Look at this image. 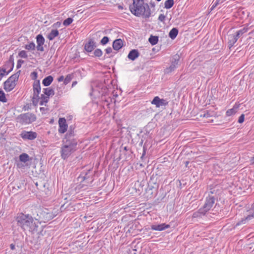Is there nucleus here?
<instances>
[{"label": "nucleus", "instance_id": "nucleus-30", "mask_svg": "<svg viewBox=\"0 0 254 254\" xmlns=\"http://www.w3.org/2000/svg\"><path fill=\"white\" fill-rule=\"evenodd\" d=\"M248 30V28L247 27H244L243 29H240L237 31L235 33L236 36L238 37V38H240L242 35H243L244 33H246Z\"/></svg>", "mask_w": 254, "mask_h": 254}, {"label": "nucleus", "instance_id": "nucleus-1", "mask_svg": "<svg viewBox=\"0 0 254 254\" xmlns=\"http://www.w3.org/2000/svg\"><path fill=\"white\" fill-rule=\"evenodd\" d=\"M77 141L73 138L72 133H67L63 140V145L61 148V157L64 159L67 158L76 150Z\"/></svg>", "mask_w": 254, "mask_h": 254}, {"label": "nucleus", "instance_id": "nucleus-46", "mask_svg": "<svg viewBox=\"0 0 254 254\" xmlns=\"http://www.w3.org/2000/svg\"><path fill=\"white\" fill-rule=\"evenodd\" d=\"M106 53L108 54H110L112 52V49L111 47H108L106 49Z\"/></svg>", "mask_w": 254, "mask_h": 254}, {"label": "nucleus", "instance_id": "nucleus-40", "mask_svg": "<svg viewBox=\"0 0 254 254\" xmlns=\"http://www.w3.org/2000/svg\"><path fill=\"white\" fill-rule=\"evenodd\" d=\"M18 55L20 57L22 58H27V53H26V51H25L24 50L20 51Z\"/></svg>", "mask_w": 254, "mask_h": 254}, {"label": "nucleus", "instance_id": "nucleus-2", "mask_svg": "<svg viewBox=\"0 0 254 254\" xmlns=\"http://www.w3.org/2000/svg\"><path fill=\"white\" fill-rule=\"evenodd\" d=\"M16 220L17 225L23 230L34 231L38 227L34 222L33 218L29 214H24L22 213L18 214Z\"/></svg>", "mask_w": 254, "mask_h": 254}, {"label": "nucleus", "instance_id": "nucleus-10", "mask_svg": "<svg viewBox=\"0 0 254 254\" xmlns=\"http://www.w3.org/2000/svg\"><path fill=\"white\" fill-rule=\"evenodd\" d=\"M20 136L23 139L33 140L37 137V134L36 132L34 131H27L24 130L21 132Z\"/></svg>", "mask_w": 254, "mask_h": 254}, {"label": "nucleus", "instance_id": "nucleus-20", "mask_svg": "<svg viewBox=\"0 0 254 254\" xmlns=\"http://www.w3.org/2000/svg\"><path fill=\"white\" fill-rule=\"evenodd\" d=\"M139 56V53L137 50L133 49L131 50L127 55V58L131 60L134 61Z\"/></svg>", "mask_w": 254, "mask_h": 254}, {"label": "nucleus", "instance_id": "nucleus-23", "mask_svg": "<svg viewBox=\"0 0 254 254\" xmlns=\"http://www.w3.org/2000/svg\"><path fill=\"white\" fill-rule=\"evenodd\" d=\"M59 34V33L57 29H52L48 34L47 37L50 40H53L56 37L58 36Z\"/></svg>", "mask_w": 254, "mask_h": 254}, {"label": "nucleus", "instance_id": "nucleus-15", "mask_svg": "<svg viewBox=\"0 0 254 254\" xmlns=\"http://www.w3.org/2000/svg\"><path fill=\"white\" fill-rule=\"evenodd\" d=\"M59 132L61 133H64L67 130V127L66 120L64 118H60L59 120Z\"/></svg>", "mask_w": 254, "mask_h": 254}, {"label": "nucleus", "instance_id": "nucleus-8", "mask_svg": "<svg viewBox=\"0 0 254 254\" xmlns=\"http://www.w3.org/2000/svg\"><path fill=\"white\" fill-rule=\"evenodd\" d=\"M179 59L180 58L178 56H175L173 58L170 65L165 69V73L169 74L172 72L174 71L175 69L177 67Z\"/></svg>", "mask_w": 254, "mask_h": 254}, {"label": "nucleus", "instance_id": "nucleus-50", "mask_svg": "<svg viewBox=\"0 0 254 254\" xmlns=\"http://www.w3.org/2000/svg\"><path fill=\"white\" fill-rule=\"evenodd\" d=\"M150 5L153 7H154L155 6V4L154 3V2H150Z\"/></svg>", "mask_w": 254, "mask_h": 254}, {"label": "nucleus", "instance_id": "nucleus-3", "mask_svg": "<svg viewBox=\"0 0 254 254\" xmlns=\"http://www.w3.org/2000/svg\"><path fill=\"white\" fill-rule=\"evenodd\" d=\"M129 9L136 16L143 15L145 18H149L151 15V10L147 3L130 5Z\"/></svg>", "mask_w": 254, "mask_h": 254}, {"label": "nucleus", "instance_id": "nucleus-28", "mask_svg": "<svg viewBox=\"0 0 254 254\" xmlns=\"http://www.w3.org/2000/svg\"><path fill=\"white\" fill-rule=\"evenodd\" d=\"M148 41L152 45H156L158 42V37L151 35Z\"/></svg>", "mask_w": 254, "mask_h": 254}, {"label": "nucleus", "instance_id": "nucleus-55", "mask_svg": "<svg viewBox=\"0 0 254 254\" xmlns=\"http://www.w3.org/2000/svg\"><path fill=\"white\" fill-rule=\"evenodd\" d=\"M118 8H119V9H123V6H122L121 5H119V6H118Z\"/></svg>", "mask_w": 254, "mask_h": 254}, {"label": "nucleus", "instance_id": "nucleus-18", "mask_svg": "<svg viewBox=\"0 0 254 254\" xmlns=\"http://www.w3.org/2000/svg\"><path fill=\"white\" fill-rule=\"evenodd\" d=\"M169 227L170 226L169 225L162 223L158 225H152L151 226V229L155 231H162L169 228Z\"/></svg>", "mask_w": 254, "mask_h": 254}, {"label": "nucleus", "instance_id": "nucleus-24", "mask_svg": "<svg viewBox=\"0 0 254 254\" xmlns=\"http://www.w3.org/2000/svg\"><path fill=\"white\" fill-rule=\"evenodd\" d=\"M53 81V77L51 75L45 77L42 81L43 84L45 86L50 85Z\"/></svg>", "mask_w": 254, "mask_h": 254}, {"label": "nucleus", "instance_id": "nucleus-16", "mask_svg": "<svg viewBox=\"0 0 254 254\" xmlns=\"http://www.w3.org/2000/svg\"><path fill=\"white\" fill-rule=\"evenodd\" d=\"M238 37L236 34H229L228 35V45L229 49H231L237 41Z\"/></svg>", "mask_w": 254, "mask_h": 254}, {"label": "nucleus", "instance_id": "nucleus-45", "mask_svg": "<svg viewBox=\"0 0 254 254\" xmlns=\"http://www.w3.org/2000/svg\"><path fill=\"white\" fill-rule=\"evenodd\" d=\"M244 118H245V115L242 114L239 118L238 123H240V124L243 123L244 121Z\"/></svg>", "mask_w": 254, "mask_h": 254}, {"label": "nucleus", "instance_id": "nucleus-51", "mask_svg": "<svg viewBox=\"0 0 254 254\" xmlns=\"http://www.w3.org/2000/svg\"><path fill=\"white\" fill-rule=\"evenodd\" d=\"M217 4V3H214L212 6V7H211V9H213Z\"/></svg>", "mask_w": 254, "mask_h": 254}, {"label": "nucleus", "instance_id": "nucleus-27", "mask_svg": "<svg viewBox=\"0 0 254 254\" xmlns=\"http://www.w3.org/2000/svg\"><path fill=\"white\" fill-rule=\"evenodd\" d=\"M19 160L20 161L25 163L29 160V156L27 154L23 153L20 155Z\"/></svg>", "mask_w": 254, "mask_h": 254}, {"label": "nucleus", "instance_id": "nucleus-53", "mask_svg": "<svg viewBox=\"0 0 254 254\" xmlns=\"http://www.w3.org/2000/svg\"><path fill=\"white\" fill-rule=\"evenodd\" d=\"M76 83H77V82H76V81H74V82H72V87H73V86H74L75 85H76Z\"/></svg>", "mask_w": 254, "mask_h": 254}, {"label": "nucleus", "instance_id": "nucleus-7", "mask_svg": "<svg viewBox=\"0 0 254 254\" xmlns=\"http://www.w3.org/2000/svg\"><path fill=\"white\" fill-rule=\"evenodd\" d=\"M215 201V197L212 195L209 194L206 197L204 204L201 208L207 213L213 206Z\"/></svg>", "mask_w": 254, "mask_h": 254}, {"label": "nucleus", "instance_id": "nucleus-48", "mask_svg": "<svg viewBox=\"0 0 254 254\" xmlns=\"http://www.w3.org/2000/svg\"><path fill=\"white\" fill-rule=\"evenodd\" d=\"M64 76H63V75H62V76H60V77L58 78V81L59 82H61V81H64Z\"/></svg>", "mask_w": 254, "mask_h": 254}, {"label": "nucleus", "instance_id": "nucleus-56", "mask_svg": "<svg viewBox=\"0 0 254 254\" xmlns=\"http://www.w3.org/2000/svg\"><path fill=\"white\" fill-rule=\"evenodd\" d=\"M205 116H206V115L205 114H204V117H205ZM207 116H208L207 115Z\"/></svg>", "mask_w": 254, "mask_h": 254}, {"label": "nucleus", "instance_id": "nucleus-9", "mask_svg": "<svg viewBox=\"0 0 254 254\" xmlns=\"http://www.w3.org/2000/svg\"><path fill=\"white\" fill-rule=\"evenodd\" d=\"M33 102L35 101H38L39 99V95L41 92V86L39 80L35 81L33 84Z\"/></svg>", "mask_w": 254, "mask_h": 254}, {"label": "nucleus", "instance_id": "nucleus-47", "mask_svg": "<svg viewBox=\"0 0 254 254\" xmlns=\"http://www.w3.org/2000/svg\"><path fill=\"white\" fill-rule=\"evenodd\" d=\"M31 76H33V78L36 79L37 77V73L35 71H33L31 73Z\"/></svg>", "mask_w": 254, "mask_h": 254}, {"label": "nucleus", "instance_id": "nucleus-44", "mask_svg": "<svg viewBox=\"0 0 254 254\" xmlns=\"http://www.w3.org/2000/svg\"><path fill=\"white\" fill-rule=\"evenodd\" d=\"M166 18L165 15L163 14H160L158 17V20L161 22H164Z\"/></svg>", "mask_w": 254, "mask_h": 254}, {"label": "nucleus", "instance_id": "nucleus-13", "mask_svg": "<svg viewBox=\"0 0 254 254\" xmlns=\"http://www.w3.org/2000/svg\"><path fill=\"white\" fill-rule=\"evenodd\" d=\"M36 42L37 44V46L36 47L37 50L41 52L44 51V49L43 45L45 42V39L42 35L39 34L37 36Z\"/></svg>", "mask_w": 254, "mask_h": 254}, {"label": "nucleus", "instance_id": "nucleus-38", "mask_svg": "<svg viewBox=\"0 0 254 254\" xmlns=\"http://www.w3.org/2000/svg\"><path fill=\"white\" fill-rule=\"evenodd\" d=\"M7 71L3 66L0 67V78H1L5 74H6Z\"/></svg>", "mask_w": 254, "mask_h": 254}, {"label": "nucleus", "instance_id": "nucleus-6", "mask_svg": "<svg viewBox=\"0 0 254 254\" xmlns=\"http://www.w3.org/2000/svg\"><path fill=\"white\" fill-rule=\"evenodd\" d=\"M19 122L22 125L30 124L35 121L36 116L30 113L20 114L17 118Z\"/></svg>", "mask_w": 254, "mask_h": 254}, {"label": "nucleus", "instance_id": "nucleus-4", "mask_svg": "<svg viewBox=\"0 0 254 254\" xmlns=\"http://www.w3.org/2000/svg\"><path fill=\"white\" fill-rule=\"evenodd\" d=\"M78 180L81 183H83L79 185V189L83 188V186H88L93 181L92 171L90 170L83 171L78 177Z\"/></svg>", "mask_w": 254, "mask_h": 254}, {"label": "nucleus", "instance_id": "nucleus-43", "mask_svg": "<svg viewBox=\"0 0 254 254\" xmlns=\"http://www.w3.org/2000/svg\"><path fill=\"white\" fill-rule=\"evenodd\" d=\"M24 63V61L22 60H19L17 61V65H16V68L17 69L20 68L21 67L22 64Z\"/></svg>", "mask_w": 254, "mask_h": 254}, {"label": "nucleus", "instance_id": "nucleus-11", "mask_svg": "<svg viewBox=\"0 0 254 254\" xmlns=\"http://www.w3.org/2000/svg\"><path fill=\"white\" fill-rule=\"evenodd\" d=\"M168 101L166 99H161L158 96L155 97L151 103L155 105L157 108L162 106H166L168 104Z\"/></svg>", "mask_w": 254, "mask_h": 254}, {"label": "nucleus", "instance_id": "nucleus-21", "mask_svg": "<svg viewBox=\"0 0 254 254\" xmlns=\"http://www.w3.org/2000/svg\"><path fill=\"white\" fill-rule=\"evenodd\" d=\"M207 213L200 208L198 211L194 212L192 214V218H201L202 216H204Z\"/></svg>", "mask_w": 254, "mask_h": 254}, {"label": "nucleus", "instance_id": "nucleus-31", "mask_svg": "<svg viewBox=\"0 0 254 254\" xmlns=\"http://www.w3.org/2000/svg\"><path fill=\"white\" fill-rule=\"evenodd\" d=\"M58 213H59L58 211H55L54 212H48L46 214V218H47V219L48 220H51V219H53L54 217H55V216H56Z\"/></svg>", "mask_w": 254, "mask_h": 254}, {"label": "nucleus", "instance_id": "nucleus-17", "mask_svg": "<svg viewBox=\"0 0 254 254\" xmlns=\"http://www.w3.org/2000/svg\"><path fill=\"white\" fill-rule=\"evenodd\" d=\"M96 47V43L93 39H90L84 45V49L87 52H91Z\"/></svg>", "mask_w": 254, "mask_h": 254}, {"label": "nucleus", "instance_id": "nucleus-32", "mask_svg": "<svg viewBox=\"0 0 254 254\" xmlns=\"http://www.w3.org/2000/svg\"><path fill=\"white\" fill-rule=\"evenodd\" d=\"M73 77V74H69L67 75L64 81V84L65 85H66L67 84H68L69 82H70V81L71 80V79H72Z\"/></svg>", "mask_w": 254, "mask_h": 254}, {"label": "nucleus", "instance_id": "nucleus-41", "mask_svg": "<svg viewBox=\"0 0 254 254\" xmlns=\"http://www.w3.org/2000/svg\"><path fill=\"white\" fill-rule=\"evenodd\" d=\"M143 0H133L132 5H136L139 4H143Z\"/></svg>", "mask_w": 254, "mask_h": 254}, {"label": "nucleus", "instance_id": "nucleus-42", "mask_svg": "<svg viewBox=\"0 0 254 254\" xmlns=\"http://www.w3.org/2000/svg\"><path fill=\"white\" fill-rule=\"evenodd\" d=\"M64 205H65V204L62 205L61 207V211H63L64 210V209H67L68 211L69 210H70V204H69L68 206H66L65 207H64Z\"/></svg>", "mask_w": 254, "mask_h": 254}, {"label": "nucleus", "instance_id": "nucleus-14", "mask_svg": "<svg viewBox=\"0 0 254 254\" xmlns=\"http://www.w3.org/2000/svg\"><path fill=\"white\" fill-rule=\"evenodd\" d=\"M254 218V203L253 204L251 208L249 210V214L245 218L243 219L241 222L237 223V225H240L242 223H246V222L249 221L252 218Z\"/></svg>", "mask_w": 254, "mask_h": 254}, {"label": "nucleus", "instance_id": "nucleus-29", "mask_svg": "<svg viewBox=\"0 0 254 254\" xmlns=\"http://www.w3.org/2000/svg\"><path fill=\"white\" fill-rule=\"evenodd\" d=\"M174 4V0H167L164 3V8L166 9H170L173 6Z\"/></svg>", "mask_w": 254, "mask_h": 254}, {"label": "nucleus", "instance_id": "nucleus-49", "mask_svg": "<svg viewBox=\"0 0 254 254\" xmlns=\"http://www.w3.org/2000/svg\"><path fill=\"white\" fill-rule=\"evenodd\" d=\"M10 249H11V250H14V249H15V246H14V244H10Z\"/></svg>", "mask_w": 254, "mask_h": 254}, {"label": "nucleus", "instance_id": "nucleus-33", "mask_svg": "<svg viewBox=\"0 0 254 254\" xmlns=\"http://www.w3.org/2000/svg\"><path fill=\"white\" fill-rule=\"evenodd\" d=\"M25 48L28 50H34L35 49V45L33 42H31L30 44L26 45Z\"/></svg>", "mask_w": 254, "mask_h": 254}, {"label": "nucleus", "instance_id": "nucleus-39", "mask_svg": "<svg viewBox=\"0 0 254 254\" xmlns=\"http://www.w3.org/2000/svg\"><path fill=\"white\" fill-rule=\"evenodd\" d=\"M109 42V38L107 36H104L101 40V44L102 45H105L107 44Z\"/></svg>", "mask_w": 254, "mask_h": 254}, {"label": "nucleus", "instance_id": "nucleus-12", "mask_svg": "<svg viewBox=\"0 0 254 254\" xmlns=\"http://www.w3.org/2000/svg\"><path fill=\"white\" fill-rule=\"evenodd\" d=\"M14 58L12 55H11L9 58V60L3 66V67L7 71L6 74H8L10 71L12 70L14 67Z\"/></svg>", "mask_w": 254, "mask_h": 254}, {"label": "nucleus", "instance_id": "nucleus-25", "mask_svg": "<svg viewBox=\"0 0 254 254\" xmlns=\"http://www.w3.org/2000/svg\"><path fill=\"white\" fill-rule=\"evenodd\" d=\"M178 32L177 28H172L169 33V37L173 40L175 39L178 34Z\"/></svg>", "mask_w": 254, "mask_h": 254}, {"label": "nucleus", "instance_id": "nucleus-22", "mask_svg": "<svg viewBox=\"0 0 254 254\" xmlns=\"http://www.w3.org/2000/svg\"><path fill=\"white\" fill-rule=\"evenodd\" d=\"M38 100H40V105H45L49 101V97L45 95V94H41V97H39V99H38Z\"/></svg>", "mask_w": 254, "mask_h": 254}, {"label": "nucleus", "instance_id": "nucleus-34", "mask_svg": "<svg viewBox=\"0 0 254 254\" xmlns=\"http://www.w3.org/2000/svg\"><path fill=\"white\" fill-rule=\"evenodd\" d=\"M73 21V19L70 17H68L65 20H64L63 22V25L65 26H67L69 25Z\"/></svg>", "mask_w": 254, "mask_h": 254}, {"label": "nucleus", "instance_id": "nucleus-52", "mask_svg": "<svg viewBox=\"0 0 254 254\" xmlns=\"http://www.w3.org/2000/svg\"><path fill=\"white\" fill-rule=\"evenodd\" d=\"M251 161L252 164H254V156L252 158Z\"/></svg>", "mask_w": 254, "mask_h": 254}, {"label": "nucleus", "instance_id": "nucleus-35", "mask_svg": "<svg viewBox=\"0 0 254 254\" xmlns=\"http://www.w3.org/2000/svg\"><path fill=\"white\" fill-rule=\"evenodd\" d=\"M102 54L103 52L100 49H97L94 52V56L97 57H100Z\"/></svg>", "mask_w": 254, "mask_h": 254}, {"label": "nucleus", "instance_id": "nucleus-19", "mask_svg": "<svg viewBox=\"0 0 254 254\" xmlns=\"http://www.w3.org/2000/svg\"><path fill=\"white\" fill-rule=\"evenodd\" d=\"M123 46V41L121 39L115 40L113 43V48L116 51L121 49Z\"/></svg>", "mask_w": 254, "mask_h": 254}, {"label": "nucleus", "instance_id": "nucleus-36", "mask_svg": "<svg viewBox=\"0 0 254 254\" xmlns=\"http://www.w3.org/2000/svg\"><path fill=\"white\" fill-rule=\"evenodd\" d=\"M0 101L2 102H6L7 101L4 93L1 90L0 91Z\"/></svg>", "mask_w": 254, "mask_h": 254}, {"label": "nucleus", "instance_id": "nucleus-5", "mask_svg": "<svg viewBox=\"0 0 254 254\" xmlns=\"http://www.w3.org/2000/svg\"><path fill=\"white\" fill-rule=\"evenodd\" d=\"M20 70L18 71L15 74L12 75L4 83V89L6 91H11L16 85V81L18 79Z\"/></svg>", "mask_w": 254, "mask_h": 254}, {"label": "nucleus", "instance_id": "nucleus-37", "mask_svg": "<svg viewBox=\"0 0 254 254\" xmlns=\"http://www.w3.org/2000/svg\"><path fill=\"white\" fill-rule=\"evenodd\" d=\"M236 112V110L234 108H232L231 109L228 110L226 114L227 116H231L234 114H235Z\"/></svg>", "mask_w": 254, "mask_h": 254}, {"label": "nucleus", "instance_id": "nucleus-26", "mask_svg": "<svg viewBox=\"0 0 254 254\" xmlns=\"http://www.w3.org/2000/svg\"><path fill=\"white\" fill-rule=\"evenodd\" d=\"M43 92L44 94H45L46 96H48V97H49L50 96L54 95L55 94L54 90H53V89L50 87L44 88Z\"/></svg>", "mask_w": 254, "mask_h": 254}, {"label": "nucleus", "instance_id": "nucleus-54", "mask_svg": "<svg viewBox=\"0 0 254 254\" xmlns=\"http://www.w3.org/2000/svg\"><path fill=\"white\" fill-rule=\"evenodd\" d=\"M40 110L41 111H44L45 110V108L44 107H41L40 108Z\"/></svg>", "mask_w": 254, "mask_h": 254}]
</instances>
